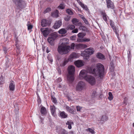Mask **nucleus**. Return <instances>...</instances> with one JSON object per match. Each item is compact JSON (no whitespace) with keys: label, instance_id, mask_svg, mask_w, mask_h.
Wrapping results in <instances>:
<instances>
[{"label":"nucleus","instance_id":"obj_1","mask_svg":"<svg viewBox=\"0 0 134 134\" xmlns=\"http://www.w3.org/2000/svg\"><path fill=\"white\" fill-rule=\"evenodd\" d=\"M87 72L90 74H94L96 76L99 77L100 79L102 78L106 73L104 66L100 63L97 64L95 67L92 66L88 68Z\"/></svg>","mask_w":134,"mask_h":134},{"label":"nucleus","instance_id":"obj_51","mask_svg":"<svg viewBox=\"0 0 134 134\" xmlns=\"http://www.w3.org/2000/svg\"><path fill=\"white\" fill-rule=\"evenodd\" d=\"M51 11V8H47L44 11V13H46Z\"/></svg>","mask_w":134,"mask_h":134},{"label":"nucleus","instance_id":"obj_10","mask_svg":"<svg viewBox=\"0 0 134 134\" xmlns=\"http://www.w3.org/2000/svg\"><path fill=\"white\" fill-rule=\"evenodd\" d=\"M106 2L107 4V8L112 9H114V5L113 3L111 0H106Z\"/></svg>","mask_w":134,"mask_h":134},{"label":"nucleus","instance_id":"obj_3","mask_svg":"<svg viewBox=\"0 0 134 134\" xmlns=\"http://www.w3.org/2000/svg\"><path fill=\"white\" fill-rule=\"evenodd\" d=\"M68 70L69 74L67 76V80L69 83H71L74 79V74L75 71L74 66L72 65L69 66L68 68Z\"/></svg>","mask_w":134,"mask_h":134},{"label":"nucleus","instance_id":"obj_9","mask_svg":"<svg viewBox=\"0 0 134 134\" xmlns=\"http://www.w3.org/2000/svg\"><path fill=\"white\" fill-rule=\"evenodd\" d=\"M62 25V20L56 21L54 25L53 26V28L55 29H57L59 28Z\"/></svg>","mask_w":134,"mask_h":134},{"label":"nucleus","instance_id":"obj_2","mask_svg":"<svg viewBox=\"0 0 134 134\" xmlns=\"http://www.w3.org/2000/svg\"><path fill=\"white\" fill-rule=\"evenodd\" d=\"M86 71L82 70L80 72L79 76L81 79H84L92 85H94L96 83L95 78L91 76H87L86 73Z\"/></svg>","mask_w":134,"mask_h":134},{"label":"nucleus","instance_id":"obj_59","mask_svg":"<svg viewBox=\"0 0 134 134\" xmlns=\"http://www.w3.org/2000/svg\"><path fill=\"white\" fill-rule=\"evenodd\" d=\"M4 53H5V54H6L7 52V49L5 48H4Z\"/></svg>","mask_w":134,"mask_h":134},{"label":"nucleus","instance_id":"obj_29","mask_svg":"<svg viewBox=\"0 0 134 134\" xmlns=\"http://www.w3.org/2000/svg\"><path fill=\"white\" fill-rule=\"evenodd\" d=\"M114 32H115V34L116 35L118 38L119 39V31L118 29L115 27H114V28H112Z\"/></svg>","mask_w":134,"mask_h":134},{"label":"nucleus","instance_id":"obj_16","mask_svg":"<svg viewBox=\"0 0 134 134\" xmlns=\"http://www.w3.org/2000/svg\"><path fill=\"white\" fill-rule=\"evenodd\" d=\"M69 61V59L65 58L62 62L60 63V65L62 67H64L65 65Z\"/></svg>","mask_w":134,"mask_h":134},{"label":"nucleus","instance_id":"obj_60","mask_svg":"<svg viewBox=\"0 0 134 134\" xmlns=\"http://www.w3.org/2000/svg\"><path fill=\"white\" fill-rule=\"evenodd\" d=\"M76 0L77 1V3L79 4H80L81 3V2L80 1V0Z\"/></svg>","mask_w":134,"mask_h":134},{"label":"nucleus","instance_id":"obj_6","mask_svg":"<svg viewBox=\"0 0 134 134\" xmlns=\"http://www.w3.org/2000/svg\"><path fill=\"white\" fill-rule=\"evenodd\" d=\"M86 86V84L84 82L80 81L77 83L76 87V89L78 91H81L85 88Z\"/></svg>","mask_w":134,"mask_h":134},{"label":"nucleus","instance_id":"obj_57","mask_svg":"<svg viewBox=\"0 0 134 134\" xmlns=\"http://www.w3.org/2000/svg\"><path fill=\"white\" fill-rule=\"evenodd\" d=\"M37 102H38L39 103V104H40L41 103V100L40 99V98H38L37 99Z\"/></svg>","mask_w":134,"mask_h":134},{"label":"nucleus","instance_id":"obj_40","mask_svg":"<svg viewBox=\"0 0 134 134\" xmlns=\"http://www.w3.org/2000/svg\"><path fill=\"white\" fill-rule=\"evenodd\" d=\"M51 99L52 101L54 104H56L57 102V100L56 98L54 96L52 95L51 96Z\"/></svg>","mask_w":134,"mask_h":134},{"label":"nucleus","instance_id":"obj_62","mask_svg":"<svg viewBox=\"0 0 134 134\" xmlns=\"http://www.w3.org/2000/svg\"><path fill=\"white\" fill-rule=\"evenodd\" d=\"M69 132L71 134H74V132L73 131H70Z\"/></svg>","mask_w":134,"mask_h":134},{"label":"nucleus","instance_id":"obj_15","mask_svg":"<svg viewBox=\"0 0 134 134\" xmlns=\"http://www.w3.org/2000/svg\"><path fill=\"white\" fill-rule=\"evenodd\" d=\"M15 84L14 82L13 81H10L9 87V90L11 91H14L15 90Z\"/></svg>","mask_w":134,"mask_h":134},{"label":"nucleus","instance_id":"obj_19","mask_svg":"<svg viewBox=\"0 0 134 134\" xmlns=\"http://www.w3.org/2000/svg\"><path fill=\"white\" fill-rule=\"evenodd\" d=\"M57 132L58 134H68V131L64 129L57 130Z\"/></svg>","mask_w":134,"mask_h":134},{"label":"nucleus","instance_id":"obj_52","mask_svg":"<svg viewBox=\"0 0 134 134\" xmlns=\"http://www.w3.org/2000/svg\"><path fill=\"white\" fill-rule=\"evenodd\" d=\"M78 29H75L73 30L72 31V32L73 33H76L78 32Z\"/></svg>","mask_w":134,"mask_h":134},{"label":"nucleus","instance_id":"obj_58","mask_svg":"<svg viewBox=\"0 0 134 134\" xmlns=\"http://www.w3.org/2000/svg\"><path fill=\"white\" fill-rule=\"evenodd\" d=\"M99 97L100 98H102L104 97V96L103 94H101L99 96Z\"/></svg>","mask_w":134,"mask_h":134},{"label":"nucleus","instance_id":"obj_45","mask_svg":"<svg viewBox=\"0 0 134 134\" xmlns=\"http://www.w3.org/2000/svg\"><path fill=\"white\" fill-rule=\"evenodd\" d=\"M75 28V27L74 25H71L68 26L67 28L68 29H70L71 30H73Z\"/></svg>","mask_w":134,"mask_h":134},{"label":"nucleus","instance_id":"obj_30","mask_svg":"<svg viewBox=\"0 0 134 134\" xmlns=\"http://www.w3.org/2000/svg\"><path fill=\"white\" fill-rule=\"evenodd\" d=\"M77 57V55L76 53L74 52L72 53L70 55L69 57V59L74 58H76Z\"/></svg>","mask_w":134,"mask_h":134},{"label":"nucleus","instance_id":"obj_18","mask_svg":"<svg viewBox=\"0 0 134 134\" xmlns=\"http://www.w3.org/2000/svg\"><path fill=\"white\" fill-rule=\"evenodd\" d=\"M100 14L102 15L103 19L104 21L106 22L107 21V17H108L107 14L104 11H102L100 12Z\"/></svg>","mask_w":134,"mask_h":134},{"label":"nucleus","instance_id":"obj_14","mask_svg":"<svg viewBox=\"0 0 134 134\" xmlns=\"http://www.w3.org/2000/svg\"><path fill=\"white\" fill-rule=\"evenodd\" d=\"M75 65L77 67L79 68L84 65V64L81 60H78L75 62Z\"/></svg>","mask_w":134,"mask_h":134},{"label":"nucleus","instance_id":"obj_39","mask_svg":"<svg viewBox=\"0 0 134 134\" xmlns=\"http://www.w3.org/2000/svg\"><path fill=\"white\" fill-rule=\"evenodd\" d=\"M82 8L85 9L86 10H87L88 9L87 6L85 5L82 2L79 4Z\"/></svg>","mask_w":134,"mask_h":134},{"label":"nucleus","instance_id":"obj_34","mask_svg":"<svg viewBox=\"0 0 134 134\" xmlns=\"http://www.w3.org/2000/svg\"><path fill=\"white\" fill-rule=\"evenodd\" d=\"M55 107L54 105L50 107L51 112L52 114L53 115H54V114L55 111Z\"/></svg>","mask_w":134,"mask_h":134},{"label":"nucleus","instance_id":"obj_7","mask_svg":"<svg viewBox=\"0 0 134 134\" xmlns=\"http://www.w3.org/2000/svg\"><path fill=\"white\" fill-rule=\"evenodd\" d=\"M57 37V35L54 33H52L51 35V36L48 37L47 38V41L52 46H53L54 44V41Z\"/></svg>","mask_w":134,"mask_h":134},{"label":"nucleus","instance_id":"obj_35","mask_svg":"<svg viewBox=\"0 0 134 134\" xmlns=\"http://www.w3.org/2000/svg\"><path fill=\"white\" fill-rule=\"evenodd\" d=\"M85 35V34L82 32H80L78 34L77 36L79 38H83Z\"/></svg>","mask_w":134,"mask_h":134},{"label":"nucleus","instance_id":"obj_46","mask_svg":"<svg viewBox=\"0 0 134 134\" xmlns=\"http://www.w3.org/2000/svg\"><path fill=\"white\" fill-rule=\"evenodd\" d=\"M70 16L67 15L64 18V19L65 21H68L70 20Z\"/></svg>","mask_w":134,"mask_h":134},{"label":"nucleus","instance_id":"obj_23","mask_svg":"<svg viewBox=\"0 0 134 134\" xmlns=\"http://www.w3.org/2000/svg\"><path fill=\"white\" fill-rule=\"evenodd\" d=\"M81 55L84 57L85 59H88L89 58L90 55L88 53H86L85 51L84 52L81 53Z\"/></svg>","mask_w":134,"mask_h":134},{"label":"nucleus","instance_id":"obj_27","mask_svg":"<svg viewBox=\"0 0 134 134\" xmlns=\"http://www.w3.org/2000/svg\"><path fill=\"white\" fill-rule=\"evenodd\" d=\"M131 50L129 49L128 50V52H127V58H128V62H130L131 58Z\"/></svg>","mask_w":134,"mask_h":134},{"label":"nucleus","instance_id":"obj_49","mask_svg":"<svg viewBox=\"0 0 134 134\" xmlns=\"http://www.w3.org/2000/svg\"><path fill=\"white\" fill-rule=\"evenodd\" d=\"M110 25L112 28H114V27H116L114 25V22L111 20H110Z\"/></svg>","mask_w":134,"mask_h":134},{"label":"nucleus","instance_id":"obj_21","mask_svg":"<svg viewBox=\"0 0 134 134\" xmlns=\"http://www.w3.org/2000/svg\"><path fill=\"white\" fill-rule=\"evenodd\" d=\"M96 57L97 58L99 59L102 60L105 59V57L104 55L103 54L100 53H97Z\"/></svg>","mask_w":134,"mask_h":134},{"label":"nucleus","instance_id":"obj_53","mask_svg":"<svg viewBox=\"0 0 134 134\" xmlns=\"http://www.w3.org/2000/svg\"><path fill=\"white\" fill-rule=\"evenodd\" d=\"M59 75H60L61 74V71L60 68H58L57 69Z\"/></svg>","mask_w":134,"mask_h":134},{"label":"nucleus","instance_id":"obj_33","mask_svg":"<svg viewBox=\"0 0 134 134\" xmlns=\"http://www.w3.org/2000/svg\"><path fill=\"white\" fill-rule=\"evenodd\" d=\"M67 32L66 30L64 28L58 31V33L60 34H65Z\"/></svg>","mask_w":134,"mask_h":134},{"label":"nucleus","instance_id":"obj_41","mask_svg":"<svg viewBox=\"0 0 134 134\" xmlns=\"http://www.w3.org/2000/svg\"><path fill=\"white\" fill-rule=\"evenodd\" d=\"M69 46L70 47L68 49H69V52L72 49H74V47L75 46V44L74 43H72L71 45L70 46Z\"/></svg>","mask_w":134,"mask_h":134},{"label":"nucleus","instance_id":"obj_8","mask_svg":"<svg viewBox=\"0 0 134 134\" xmlns=\"http://www.w3.org/2000/svg\"><path fill=\"white\" fill-rule=\"evenodd\" d=\"M40 31L42 32L43 36L46 37L50 33L51 30L48 28H47L45 29L44 28H41L40 29Z\"/></svg>","mask_w":134,"mask_h":134},{"label":"nucleus","instance_id":"obj_11","mask_svg":"<svg viewBox=\"0 0 134 134\" xmlns=\"http://www.w3.org/2000/svg\"><path fill=\"white\" fill-rule=\"evenodd\" d=\"M50 24L49 21L45 19H43L41 20V25L43 27H46Z\"/></svg>","mask_w":134,"mask_h":134},{"label":"nucleus","instance_id":"obj_61","mask_svg":"<svg viewBox=\"0 0 134 134\" xmlns=\"http://www.w3.org/2000/svg\"><path fill=\"white\" fill-rule=\"evenodd\" d=\"M58 80L59 82H61L62 81V79L60 78H59L58 79Z\"/></svg>","mask_w":134,"mask_h":134},{"label":"nucleus","instance_id":"obj_48","mask_svg":"<svg viewBox=\"0 0 134 134\" xmlns=\"http://www.w3.org/2000/svg\"><path fill=\"white\" fill-rule=\"evenodd\" d=\"M86 130L87 131L89 132L92 134H94V133H95V132H94V130L91 128H89L87 129Z\"/></svg>","mask_w":134,"mask_h":134},{"label":"nucleus","instance_id":"obj_44","mask_svg":"<svg viewBox=\"0 0 134 134\" xmlns=\"http://www.w3.org/2000/svg\"><path fill=\"white\" fill-rule=\"evenodd\" d=\"M30 23V22L29 21L28 22L27 24V26L28 30L31 29L33 27V26L32 25L29 24Z\"/></svg>","mask_w":134,"mask_h":134},{"label":"nucleus","instance_id":"obj_26","mask_svg":"<svg viewBox=\"0 0 134 134\" xmlns=\"http://www.w3.org/2000/svg\"><path fill=\"white\" fill-rule=\"evenodd\" d=\"M51 16L54 18H57L59 17L58 10H56L51 14Z\"/></svg>","mask_w":134,"mask_h":134},{"label":"nucleus","instance_id":"obj_64","mask_svg":"<svg viewBox=\"0 0 134 134\" xmlns=\"http://www.w3.org/2000/svg\"><path fill=\"white\" fill-rule=\"evenodd\" d=\"M14 37H15V39L16 38H18V37L17 36V35L16 34H15Z\"/></svg>","mask_w":134,"mask_h":134},{"label":"nucleus","instance_id":"obj_25","mask_svg":"<svg viewBox=\"0 0 134 134\" xmlns=\"http://www.w3.org/2000/svg\"><path fill=\"white\" fill-rule=\"evenodd\" d=\"M66 110L71 113L72 114H75V112L74 111L73 109L71 108L68 106H66Z\"/></svg>","mask_w":134,"mask_h":134},{"label":"nucleus","instance_id":"obj_47","mask_svg":"<svg viewBox=\"0 0 134 134\" xmlns=\"http://www.w3.org/2000/svg\"><path fill=\"white\" fill-rule=\"evenodd\" d=\"M124 101L123 102V104H124V105H126L127 104L128 99L126 97H125L124 98Z\"/></svg>","mask_w":134,"mask_h":134},{"label":"nucleus","instance_id":"obj_5","mask_svg":"<svg viewBox=\"0 0 134 134\" xmlns=\"http://www.w3.org/2000/svg\"><path fill=\"white\" fill-rule=\"evenodd\" d=\"M69 46H64L60 44L58 48V51L59 53L61 55L67 53L69 52L68 48Z\"/></svg>","mask_w":134,"mask_h":134},{"label":"nucleus","instance_id":"obj_32","mask_svg":"<svg viewBox=\"0 0 134 134\" xmlns=\"http://www.w3.org/2000/svg\"><path fill=\"white\" fill-rule=\"evenodd\" d=\"M60 115L62 118H66L68 116L63 111L60 112Z\"/></svg>","mask_w":134,"mask_h":134},{"label":"nucleus","instance_id":"obj_12","mask_svg":"<svg viewBox=\"0 0 134 134\" xmlns=\"http://www.w3.org/2000/svg\"><path fill=\"white\" fill-rule=\"evenodd\" d=\"M69 40L66 38H65L60 40V42H62L61 45L64 46H67V45L69 44Z\"/></svg>","mask_w":134,"mask_h":134},{"label":"nucleus","instance_id":"obj_24","mask_svg":"<svg viewBox=\"0 0 134 134\" xmlns=\"http://www.w3.org/2000/svg\"><path fill=\"white\" fill-rule=\"evenodd\" d=\"M66 124L68 125V128L69 129H70L72 128L71 125L73 124L74 122L72 120H69L67 121L66 123Z\"/></svg>","mask_w":134,"mask_h":134},{"label":"nucleus","instance_id":"obj_42","mask_svg":"<svg viewBox=\"0 0 134 134\" xmlns=\"http://www.w3.org/2000/svg\"><path fill=\"white\" fill-rule=\"evenodd\" d=\"M108 99L110 100H112L113 98V96L112 93L110 92H109L108 93Z\"/></svg>","mask_w":134,"mask_h":134},{"label":"nucleus","instance_id":"obj_56","mask_svg":"<svg viewBox=\"0 0 134 134\" xmlns=\"http://www.w3.org/2000/svg\"><path fill=\"white\" fill-rule=\"evenodd\" d=\"M85 23V24H87L88 23V21L85 18L84 20H83Z\"/></svg>","mask_w":134,"mask_h":134},{"label":"nucleus","instance_id":"obj_36","mask_svg":"<svg viewBox=\"0 0 134 134\" xmlns=\"http://www.w3.org/2000/svg\"><path fill=\"white\" fill-rule=\"evenodd\" d=\"M97 95L96 91L95 90H93L91 95V96L92 98H95L97 96Z\"/></svg>","mask_w":134,"mask_h":134},{"label":"nucleus","instance_id":"obj_43","mask_svg":"<svg viewBox=\"0 0 134 134\" xmlns=\"http://www.w3.org/2000/svg\"><path fill=\"white\" fill-rule=\"evenodd\" d=\"M108 119V118L107 116L106 115H103L102 116L101 120L103 121H106Z\"/></svg>","mask_w":134,"mask_h":134},{"label":"nucleus","instance_id":"obj_63","mask_svg":"<svg viewBox=\"0 0 134 134\" xmlns=\"http://www.w3.org/2000/svg\"><path fill=\"white\" fill-rule=\"evenodd\" d=\"M49 52H50V51H49V50L48 49V48H47V49L46 52H47V53H48Z\"/></svg>","mask_w":134,"mask_h":134},{"label":"nucleus","instance_id":"obj_55","mask_svg":"<svg viewBox=\"0 0 134 134\" xmlns=\"http://www.w3.org/2000/svg\"><path fill=\"white\" fill-rule=\"evenodd\" d=\"M15 42L16 44V45L17 44H19L20 42H19V41L18 40V38H15Z\"/></svg>","mask_w":134,"mask_h":134},{"label":"nucleus","instance_id":"obj_13","mask_svg":"<svg viewBox=\"0 0 134 134\" xmlns=\"http://www.w3.org/2000/svg\"><path fill=\"white\" fill-rule=\"evenodd\" d=\"M72 24L75 25L76 26H78L81 25H82V23L80 22H79V20L76 18H73L71 21Z\"/></svg>","mask_w":134,"mask_h":134},{"label":"nucleus","instance_id":"obj_54","mask_svg":"<svg viewBox=\"0 0 134 134\" xmlns=\"http://www.w3.org/2000/svg\"><path fill=\"white\" fill-rule=\"evenodd\" d=\"M82 108V107L79 106H77L76 107V109L77 111H80Z\"/></svg>","mask_w":134,"mask_h":134},{"label":"nucleus","instance_id":"obj_37","mask_svg":"<svg viewBox=\"0 0 134 134\" xmlns=\"http://www.w3.org/2000/svg\"><path fill=\"white\" fill-rule=\"evenodd\" d=\"M66 12L70 15H72L74 13L71 10L69 9H67L66 10Z\"/></svg>","mask_w":134,"mask_h":134},{"label":"nucleus","instance_id":"obj_50","mask_svg":"<svg viewBox=\"0 0 134 134\" xmlns=\"http://www.w3.org/2000/svg\"><path fill=\"white\" fill-rule=\"evenodd\" d=\"M114 69V67L113 65H111L109 69L110 71L111 72H113Z\"/></svg>","mask_w":134,"mask_h":134},{"label":"nucleus","instance_id":"obj_20","mask_svg":"<svg viewBox=\"0 0 134 134\" xmlns=\"http://www.w3.org/2000/svg\"><path fill=\"white\" fill-rule=\"evenodd\" d=\"M90 38H77V41L79 42H89L90 41Z\"/></svg>","mask_w":134,"mask_h":134},{"label":"nucleus","instance_id":"obj_38","mask_svg":"<svg viewBox=\"0 0 134 134\" xmlns=\"http://www.w3.org/2000/svg\"><path fill=\"white\" fill-rule=\"evenodd\" d=\"M65 5L64 3H61L58 7V8L60 9H63L65 7Z\"/></svg>","mask_w":134,"mask_h":134},{"label":"nucleus","instance_id":"obj_4","mask_svg":"<svg viewBox=\"0 0 134 134\" xmlns=\"http://www.w3.org/2000/svg\"><path fill=\"white\" fill-rule=\"evenodd\" d=\"M13 3L16 6L17 8L15 9V11L19 12L18 10L20 9H23L26 7V3L23 0H12Z\"/></svg>","mask_w":134,"mask_h":134},{"label":"nucleus","instance_id":"obj_31","mask_svg":"<svg viewBox=\"0 0 134 134\" xmlns=\"http://www.w3.org/2000/svg\"><path fill=\"white\" fill-rule=\"evenodd\" d=\"M79 26V29L80 30L84 31H87V28L85 26H83L82 24L81 25Z\"/></svg>","mask_w":134,"mask_h":134},{"label":"nucleus","instance_id":"obj_22","mask_svg":"<svg viewBox=\"0 0 134 134\" xmlns=\"http://www.w3.org/2000/svg\"><path fill=\"white\" fill-rule=\"evenodd\" d=\"M40 112L41 114L43 115H45L47 113L46 109L44 107H42L41 108Z\"/></svg>","mask_w":134,"mask_h":134},{"label":"nucleus","instance_id":"obj_17","mask_svg":"<svg viewBox=\"0 0 134 134\" xmlns=\"http://www.w3.org/2000/svg\"><path fill=\"white\" fill-rule=\"evenodd\" d=\"M85 51L86 53H88L89 55L92 54L94 52L93 49L90 48L86 49Z\"/></svg>","mask_w":134,"mask_h":134},{"label":"nucleus","instance_id":"obj_28","mask_svg":"<svg viewBox=\"0 0 134 134\" xmlns=\"http://www.w3.org/2000/svg\"><path fill=\"white\" fill-rule=\"evenodd\" d=\"M77 46L79 48L82 49L86 48L87 47V45L85 44H79L77 45Z\"/></svg>","mask_w":134,"mask_h":134}]
</instances>
